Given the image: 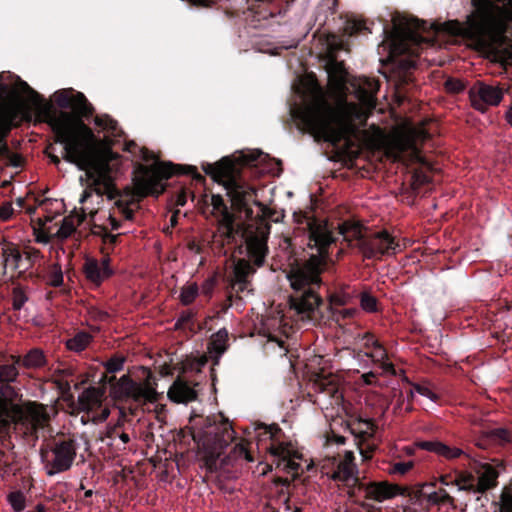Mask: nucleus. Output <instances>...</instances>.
<instances>
[{"instance_id": "17", "label": "nucleus", "mask_w": 512, "mask_h": 512, "mask_svg": "<svg viewBox=\"0 0 512 512\" xmlns=\"http://www.w3.org/2000/svg\"><path fill=\"white\" fill-rule=\"evenodd\" d=\"M258 429L262 430L259 432L260 437H267L271 440L270 445L266 448L271 456L275 458L277 467L281 466V461L289 457H297V453L291 449V444L286 442H276L278 434L282 432L281 428L277 424L265 425L262 424Z\"/></svg>"}, {"instance_id": "15", "label": "nucleus", "mask_w": 512, "mask_h": 512, "mask_svg": "<svg viewBox=\"0 0 512 512\" xmlns=\"http://www.w3.org/2000/svg\"><path fill=\"white\" fill-rule=\"evenodd\" d=\"M398 247L399 244L395 241V238L383 230L366 235L360 251L366 259H379L383 255L395 253Z\"/></svg>"}, {"instance_id": "57", "label": "nucleus", "mask_w": 512, "mask_h": 512, "mask_svg": "<svg viewBox=\"0 0 512 512\" xmlns=\"http://www.w3.org/2000/svg\"><path fill=\"white\" fill-rule=\"evenodd\" d=\"M363 340H364V346L366 348H373L379 343V341L377 339H375L373 334L368 333V332L363 335Z\"/></svg>"}, {"instance_id": "23", "label": "nucleus", "mask_w": 512, "mask_h": 512, "mask_svg": "<svg viewBox=\"0 0 512 512\" xmlns=\"http://www.w3.org/2000/svg\"><path fill=\"white\" fill-rule=\"evenodd\" d=\"M83 272L88 281L96 286L101 285L105 280L111 277V272L103 269L97 259L87 258L83 264Z\"/></svg>"}, {"instance_id": "34", "label": "nucleus", "mask_w": 512, "mask_h": 512, "mask_svg": "<svg viewBox=\"0 0 512 512\" xmlns=\"http://www.w3.org/2000/svg\"><path fill=\"white\" fill-rule=\"evenodd\" d=\"M92 340L93 336L90 333L79 331L66 341V348L70 351L80 353L89 346Z\"/></svg>"}, {"instance_id": "47", "label": "nucleus", "mask_w": 512, "mask_h": 512, "mask_svg": "<svg viewBox=\"0 0 512 512\" xmlns=\"http://www.w3.org/2000/svg\"><path fill=\"white\" fill-rule=\"evenodd\" d=\"M47 284L53 287H60L63 284V273L60 268H55L49 273Z\"/></svg>"}, {"instance_id": "46", "label": "nucleus", "mask_w": 512, "mask_h": 512, "mask_svg": "<svg viewBox=\"0 0 512 512\" xmlns=\"http://www.w3.org/2000/svg\"><path fill=\"white\" fill-rule=\"evenodd\" d=\"M445 89L452 94H459L464 91L465 84L463 81L456 78H448L445 81Z\"/></svg>"}, {"instance_id": "31", "label": "nucleus", "mask_w": 512, "mask_h": 512, "mask_svg": "<svg viewBox=\"0 0 512 512\" xmlns=\"http://www.w3.org/2000/svg\"><path fill=\"white\" fill-rule=\"evenodd\" d=\"M94 123L97 127L106 131L112 137L119 138L124 135V132L118 126V122L108 114L97 115L94 118Z\"/></svg>"}, {"instance_id": "43", "label": "nucleus", "mask_w": 512, "mask_h": 512, "mask_svg": "<svg viewBox=\"0 0 512 512\" xmlns=\"http://www.w3.org/2000/svg\"><path fill=\"white\" fill-rule=\"evenodd\" d=\"M327 71L329 75L340 79L344 78L346 75L344 62L338 61L334 56H331L327 62Z\"/></svg>"}, {"instance_id": "49", "label": "nucleus", "mask_w": 512, "mask_h": 512, "mask_svg": "<svg viewBox=\"0 0 512 512\" xmlns=\"http://www.w3.org/2000/svg\"><path fill=\"white\" fill-rule=\"evenodd\" d=\"M357 313V310L355 308H345L341 310H334L332 311L333 317L339 321L340 319H352Z\"/></svg>"}, {"instance_id": "8", "label": "nucleus", "mask_w": 512, "mask_h": 512, "mask_svg": "<svg viewBox=\"0 0 512 512\" xmlns=\"http://www.w3.org/2000/svg\"><path fill=\"white\" fill-rule=\"evenodd\" d=\"M174 175H191L196 180L204 178L197 168L191 165L174 164L172 162H156L153 165H139L133 178L134 194L139 198L163 194L166 190L164 180Z\"/></svg>"}, {"instance_id": "19", "label": "nucleus", "mask_w": 512, "mask_h": 512, "mask_svg": "<svg viewBox=\"0 0 512 512\" xmlns=\"http://www.w3.org/2000/svg\"><path fill=\"white\" fill-rule=\"evenodd\" d=\"M338 234L343 237V240L351 247H357L359 250L362 248V242L366 238V233L363 231V225L356 221H343L339 227Z\"/></svg>"}, {"instance_id": "58", "label": "nucleus", "mask_w": 512, "mask_h": 512, "mask_svg": "<svg viewBox=\"0 0 512 512\" xmlns=\"http://www.w3.org/2000/svg\"><path fill=\"white\" fill-rule=\"evenodd\" d=\"M327 443L328 444L335 443L337 445H344L346 443V438L344 436L337 435L334 432H332L331 435H329L327 437Z\"/></svg>"}, {"instance_id": "5", "label": "nucleus", "mask_w": 512, "mask_h": 512, "mask_svg": "<svg viewBox=\"0 0 512 512\" xmlns=\"http://www.w3.org/2000/svg\"><path fill=\"white\" fill-rule=\"evenodd\" d=\"M360 107L346 103L332 110L323 103H311L292 111L302 130L322 136L326 141L339 143L356 132L355 121L360 119Z\"/></svg>"}, {"instance_id": "29", "label": "nucleus", "mask_w": 512, "mask_h": 512, "mask_svg": "<svg viewBox=\"0 0 512 512\" xmlns=\"http://www.w3.org/2000/svg\"><path fill=\"white\" fill-rule=\"evenodd\" d=\"M48 360L44 351L40 348H32L24 355L25 369H42L46 367Z\"/></svg>"}, {"instance_id": "44", "label": "nucleus", "mask_w": 512, "mask_h": 512, "mask_svg": "<svg viewBox=\"0 0 512 512\" xmlns=\"http://www.w3.org/2000/svg\"><path fill=\"white\" fill-rule=\"evenodd\" d=\"M28 296L21 286H16L12 289V308L15 311H20L25 303L28 301Z\"/></svg>"}, {"instance_id": "63", "label": "nucleus", "mask_w": 512, "mask_h": 512, "mask_svg": "<svg viewBox=\"0 0 512 512\" xmlns=\"http://www.w3.org/2000/svg\"><path fill=\"white\" fill-rule=\"evenodd\" d=\"M330 304L331 305H338V306H343L346 304V299L344 296H341V295H332L330 297Z\"/></svg>"}, {"instance_id": "32", "label": "nucleus", "mask_w": 512, "mask_h": 512, "mask_svg": "<svg viewBox=\"0 0 512 512\" xmlns=\"http://www.w3.org/2000/svg\"><path fill=\"white\" fill-rule=\"evenodd\" d=\"M366 356L370 357L374 362L380 363L381 368L385 372L391 373L393 375L396 374L395 367L393 363L388 361L387 352L380 342L375 347H373L372 352H367Z\"/></svg>"}, {"instance_id": "48", "label": "nucleus", "mask_w": 512, "mask_h": 512, "mask_svg": "<svg viewBox=\"0 0 512 512\" xmlns=\"http://www.w3.org/2000/svg\"><path fill=\"white\" fill-rule=\"evenodd\" d=\"M412 386L413 390L419 393L420 395L425 396L434 402L438 401L439 396L436 393H434L431 389H429L427 386L418 383H413Z\"/></svg>"}, {"instance_id": "50", "label": "nucleus", "mask_w": 512, "mask_h": 512, "mask_svg": "<svg viewBox=\"0 0 512 512\" xmlns=\"http://www.w3.org/2000/svg\"><path fill=\"white\" fill-rule=\"evenodd\" d=\"M413 465L414 463L412 461L397 462L393 464L391 471L392 473L404 475L412 469Z\"/></svg>"}, {"instance_id": "56", "label": "nucleus", "mask_w": 512, "mask_h": 512, "mask_svg": "<svg viewBox=\"0 0 512 512\" xmlns=\"http://www.w3.org/2000/svg\"><path fill=\"white\" fill-rule=\"evenodd\" d=\"M436 493L439 495V498L441 499L443 504H453L454 498L451 497L450 494L444 488L438 489Z\"/></svg>"}, {"instance_id": "18", "label": "nucleus", "mask_w": 512, "mask_h": 512, "mask_svg": "<svg viewBox=\"0 0 512 512\" xmlns=\"http://www.w3.org/2000/svg\"><path fill=\"white\" fill-rule=\"evenodd\" d=\"M417 446L428 452L435 453L439 457L452 461L461 457L467 458L469 461L472 459L474 452L472 449H463L456 446H449L439 440L420 441Z\"/></svg>"}, {"instance_id": "42", "label": "nucleus", "mask_w": 512, "mask_h": 512, "mask_svg": "<svg viewBox=\"0 0 512 512\" xmlns=\"http://www.w3.org/2000/svg\"><path fill=\"white\" fill-rule=\"evenodd\" d=\"M360 306L368 313H375L378 311V300L369 292L364 291L360 294Z\"/></svg>"}, {"instance_id": "10", "label": "nucleus", "mask_w": 512, "mask_h": 512, "mask_svg": "<svg viewBox=\"0 0 512 512\" xmlns=\"http://www.w3.org/2000/svg\"><path fill=\"white\" fill-rule=\"evenodd\" d=\"M78 444L72 437L54 438L41 448V457L46 461L47 474L54 475L69 470L76 458Z\"/></svg>"}, {"instance_id": "40", "label": "nucleus", "mask_w": 512, "mask_h": 512, "mask_svg": "<svg viewBox=\"0 0 512 512\" xmlns=\"http://www.w3.org/2000/svg\"><path fill=\"white\" fill-rule=\"evenodd\" d=\"M199 293V288L196 283L189 284L182 287L180 293V301L183 305L188 306L194 302Z\"/></svg>"}, {"instance_id": "64", "label": "nucleus", "mask_w": 512, "mask_h": 512, "mask_svg": "<svg viewBox=\"0 0 512 512\" xmlns=\"http://www.w3.org/2000/svg\"><path fill=\"white\" fill-rule=\"evenodd\" d=\"M413 179H414V183L415 184H419V185H424V184L429 182V179H428V177L426 175L420 174L418 172H416L413 175Z\"/></svg>"}, {"instance_id": "30", "label": "nucleus", "mask_w": 512, "mask_h": 512, "mask_svg": "<svg viewBox=\"0 0 512 512\" xmlns=\"http://www.w3.org/2000/svg\"><path fill=\"white\" fill-rule=\"evenodd\" d=\"M94 123L97 127L106 131L112 137L119 138L124 135V132L118 126V122L108 114L97 115L94 118Z\"/></svg>"}, {"instance_id": "27", "label": "nucleus", "mask_w": 512, "mask_h": 512, "mask_svg": "<svg viewBox=\"0 0 512 512\" xmlns=\"http://www.w3.org/2000/svg\"><path fill=\"white\" fill-rule=\"evenodd\" d=\"M246 255H248L246 253ZM248 259L240 258L238 259L233 268V280L236 283H243L244 281H249V277L252 276L256 272L255 267H259L256 265L252 259L247 256ZM261 265L260 267H262Z\"/></svg>"}, {"instance_id": "12", "label": "nucleus", "mask_w": 512, "mask_h": 512, "mask_svg": "<svg viewBox=\"0 0 512 512\" xmlns=\"http://www.w3.org/2000/svg\"><path fill=\"white\" fill-rule=\"evenodd\" d=\"M469 465L476 474L480 495L494 489L498 485L500 474L506 469L503 458L478 454L473 455Z\"/></svg>"}, {"instance_id": "20", "label": "nucleus", "mask_w": 512, "mask_h": 512, "mask_svg": "<svg viewBox=\"0 0 512 512\" xmlns=\"http://www.w3.org/2000/svg\"><path fill=\"white\" fill-rule=\"evenodd\" d=\"M197 391L190 383L178 377L168 390V398L175 403H188L197 399Z\"/></svg>"}, {"instance_id": "61", "label": "nucleus", "mask_w": 512, "mask_h": 512, "mask_svg": "<svg viewBox=\"0 0 512 512\" xmlns=\"http://www.w3.org/2000/svg\"><path fill=\"white\" fill-rule=\"evenodd\" d=\"M439 481L442 485H445V486H455L454 476H452L451 474L442 475L439 478Z\"/></svg>"}, {"instance_id": "11", "label": "nucleus", "mask_w": 512, "mask_h": 512, "mask_svg": "<svg viewBox=\"0 0 512 512\" xmlns=\"http://www.w3.org/2000/svg\"><path fill=\"white\" fill-rule=\"evenodd\" d=\"M416 56L404 38L395 37L391 41L388 59L399 86H405L412 82L411 71L416 68Z\"/></svg>"}, {"instance_id": "2", "label": "nucleus", "mask_w": 512, "mask_h": 512, "mask_svg": "<svg viewBox=\"0 0 512 512\" xmlns=\"http://www.w3.org/2000/svg\"><path fill=\"white\" fill-rule=\"evenodd\" d=\"M293 220V232L285 238L291 260L286 272L292 290L289 304L302 320L318 322L327 308L318 293L321 275L331 262L330 249L337 238L326 220L309 212H294Z\"/></svg>"}, {"instance_id": "38", "label": "nucleus", "mask_w": 512, "mask_h": 512, "mask_svg": "<svg viewBox=\"0 0 512 512\" xmlns=\"http://www.w3.org/2000/svg\"><path fill=\"white\" fill-rule=\"evenodd\" d=\"M499 512H512V480L502 489Z\"/></svg>"}, {"instance_id": "36", "label": "nucleus", "mask_w": 512, "mask_h": 512, "mask_svg": "<svg viewBox=\"0 0 512 512\" xmlns=\"http://www.w3.org/2000/svg\"><path fill=\"white\" fill-rule=\"evenodd\" d=\"M22 266L20 268V274L25 273L26 271L30 270L35 262L40 258L41 253L38 249L27 247L22 252Z\"/></svg>"}, {"instance_id": "9", "label": "nucleus", "mask_w": 512, "mask_h": 512, "mask_svg": "<svg viewBox=\"0 0 512 512\" xmlns=\"http://www.w3.org/2000/svg\"><path fill=\"white\" fill-rule=\"evenodd\" d=\"M501 7H486L468 19V29L473 37L484 40L506 32L507 22H512V0H497Z\"/></svg>"}, {"instance_id": "37", "label": "nucleus", "mask_w": 512, "mask_h": 512, "mask_svg": "<svg viewBox=\"0 0 512 512\" xmlns=\"http://www.w3.org/2000/svg\"><path fill=\"white\" fill-rule=\"evenodd\" d=\"M9 131L10 127L5 128L3 132L0 131V157H11L12 165L18 167L21 164V157L11 154L10 149L5 141V137Z\"/></svg>"}, {"instance_id": "62", "label": "nucleus", "mask_w": 512, "mask_h": 512, "mask_svg": "<svg viewBox=\"0 0 512 512\" xmlns=\"http://www.w3.org/2000/svg\"><path fill=\"white\" fill-rule=\"evenodd\" d=\"M249 285V281H244L243 283H236V281H232L231 288L236 290L237 293L244 292Z\"/></svg>"}, {"instance_id": "35", "label": "nucleus", "mask_w": 512, "mask_h": 512, "mask_svg": "<svg viewBox=\"0 0 512 512\" xmlns=\"http://www.w3.org/2000/svg\"><path fill=\"white\" fill-rule=\"evenodd\" d=\"M368 33H371V29L368 27L367 22L364 19L351 18L345 23L344 34L349 37Z\"/></svg>"}, {"instance_id": "21", "label": "nucleus", "mask_w": 512, "mask_h": 512, "mask_svg": "<svg viewBox=\"0 0 512 512\" xmlns=\"http://www.w3.org/2000/svg\"><path fill=\"white\" fill-rule=\"evenodd\" d=\"M104 395L105 386L88 387L78 396V406L82 411L89 413L102 406Z\"/></svg>"}, {"instance_id": "28", "label": "nucleus", "mask_w": 512, "mask_h": 512, "mask_svg": "<svg viewBox=\"0 0 512 512\" xmlns=\"http://www.w3.org/2000/svg\"><path fill=\"white\" fill-rule=\"evenodd\" d=\"M312 387L315 392L324 393L332 398H338V383L332 376L317 374Z\"/></svg>"}, {"instance_id": "39", "label": "nucleus", "mask_w": 512, "mask_h": 512, "mask_svg": "<svg viewBox=\"0 0 512 512\" xmlns=\"http://www.w3.org/2000/svg\"><path fill=\"white\" fill-rule=\"evenodd\" d=\"M19 375L17 367L15 365H0V384H9L15 382Z\"/></svg>"}, {"instance_id": "51", "label": "nucleus", "mask_w": 512, "mask_h": 512, "mask_svg": "<svg viewBox=\"0 0 512 512\" xmlns=\"http://www.w3.org/2000/svg\"><path fill=\"white\" fill-rule=\"evenodd\" d=\"M294 457H289L281 461V465L283 466V469L290 473L295 472L297 473L298 470L301 468V465L293 460Z\"/></svg>"}, {"instance_id": "45", "label": "nucleus", "mask_w": 512, "mask_h": 512, "mask_svg": "<svg viewBox=\"0 0 512 512\" xmlns=\"http://www.w3.org/2000/svg\"><path fill=\"white\" fill-rule=\"evenodd\" d=\"M195 315H196V313L193 312L192 310L182 311L180 313L178 319L176 320L175 329L180 330V329H183L188 324L193 325V319H194Z\"/></svg>"}, {"instance_id": "14", "label": "nucleus", "mask_w": 512, "mask_h": 512, "mask_svg": "<svg viewBox=\"0 0 512 512\" xmlns=\"http://www.w3.org/2000/svg\"><path fill=\"white\" fill-rule=\"evenodd\" d=\"M504 93V88L483 81H476L468 91L471 106L482 113L490 106H498L503 100Z\"/></svg>"}, {"instance_id": "54", "label": "nucleus", "mask_w": 512, "mask_h": 512, "mask_svg": "<svg viewBox=\"0 0 512 512\" xmlns=\"http://www.w3.org/2000/svg\"><path fill=\"white\" fill-rule=\"evenodd\" d=\"M410 148L411 149L409 151V161L413 163H421L423 159L419 149L414 145H411Z\"/></svg>"}, {"instance_id": "6", "label": "nucleus", "mask_w": 512, "mask_h": 512, "mask_svg": "<svg viewBox=\"0 0 512 512\" xmlns=\"http://www.w3.org/2000/svg\"><path fill=\"white\" fill-rule=\"evenodd\" d=\"M332 479L342 482L347 487V494L355 502L361 500L382 502L403 493L400 486L388 481H367L365 477L361 478L352 451H345L343 458L336 465Z\"/></svg>"}, {"instance_id": "13", "label": "nucleus", "mask_w": 512, "mask_h": 512, "mask_svg": "<svg viewBox=\"0 0 512 512\" xmlns=\"http://www.w3.org/2000/svg\"><path fill=\"white\" fill-rule=\"evenodd\" d=\"M475 446L499 454L504 459L512 454V427L496 426L482 431L475 439Z\"/></svg>"}, {"instance_id": "4", "label": "nucleus", "mask_w": 512, "mask_h": 512, "mask_svg": "<svg viewBox=\"0 0 512 512\" xmlns=\"http://www.w3.org/2000/svg\"><path fill=\"white\" fill-rule=\"evenodd\" d=\"M179 434L182 441L191 438L196 443L209 472H216L230 464L231 456L221 458V455L234 439V430L221 414L212 417L194 414L189 419V425L181 429Z\"/></svg>"}, {"instance_id": "52", "label": "nucleus", "mask_w": 512, "mask_h": 512, "mask_svg": "<svg viewBox=\"0 0 512 512\" xmlns=\"http://www.w3.org/2000/svg\"><path fill=\"white\" fill-rule=\"evenodd\" d=\"M233 453L237 454L239 457H243L247 461L251 462L253 461V457L250 453V451L247 449V447L244 444H236L233 448Z\"/></svg>"}, {"instance_id": "26", "label": "nucleus", "mask_w": 512, "mask_h": 512, "mask_svg": "<svg viewBox=\"0 0 512 512\" xmlns=\"http://www.w3.org/2000/svg\"><path fill=\"white\" fill-rule=\"evenodd\" d=\"M363 424L365 425L366 429L360 431L355 439H358L357 445L360 451V454L362 455L364 460H369L372 458V454L375 450L374 445L367 444L366 447H363V444L365 441H367L369 438L373 437V434L375 432V424L372 422V420H365L363 421Z\"/></svg>"}, {"instance_id": "22", "label": "nucleus", "mask_w": 512, "mask_h": 512, "mask_svg": "<svg viewBox=\"0 0 512 512\" xmlns=\"http://www.w3.org/2000/svg\"><path fill=\"white\" fill-rule=\"evenodd\" d=\"M0 249L3 272L5 273L6 269L10 267L13 271L20 273L23 254L19 247L12 242H4L0 244Z\"/></svg>"}, {"instance_id": "1", "label": "nucleus", "mask_w": 512, "mask_h": 512, "mask_svg": "<svg viewBox=\"0 0 512 512\" xmlns=\"http://www.w3.org/2000/svg\"><path fill=\"white\" fill-rule=\"evenodd\" d=\"M19 88L33 100L41 121L47 123L53 134L54 142L63 145V159L75 164L86 172L91 181L90 190H84L80 202L84 203L92 191L102 196L115 189L113 166L111 161L117 157L110 148V141L104 145L85 124L84 120L92 117L94 107L82 92L73 88L60 89L54 93V101L61 109L57 112L27 82L19 79Z\"/></svg>"}, {"instance_id": "7", "label": "nucleus", "mask_w": 512, "mask_h": 512, "mask_svg": "<svg viewBox=\"0 0 512 512\" xmlns=\"http://www.w3.org/2000/svg\"><path fill=\"white\" fill-rule=\"evenodd\" d=\"M125 359L120 356H113L104 363L105 372L99 382L103 386L110 385V396L118 402L133 401L137 405L147 402L155 403L159 394L149 381L144 384L138 383L129 374L116 378L114 373L122 371Z\"/></svg>"}, {"instance_id": "59", "label": "nucleus", "mask_w": 512, "mask_h": 512, "mask_svg": "<svg viewBox=\"0 0 512 512\" xmlns=\"http://www.w3.org/2000/svg\"><path fill=\"white\" fill-rule=\"evenodd\" d=\"M107 232H108L107 228L103 225L95 224L92 227V234L96 235V236H100L102 238V241L104 240L105 234H107Z\"/></svg>"}, {"instance_id": "24", "label": "nucleus", "mask_w": 512, "mask_h": 512, "mask_svg": "<svg viewBox=\"0 0 512 512\" xmlns=\"http://www.w3.org/2000/svg\"><path fill=\"white\" fill-rule=\"evenodd\" d=\"M229 334L226 328H221L212 334L208 342V351L214 358V365L219 363V359L228 349Z\"/></svg>"}, {"instance_id": "25", "label": "nucleus", "mask_w": 512, "mask_h": 512, "mask_svg": "<svg viewBox=\"0 0 512 512\" xmlns=\"http://www.w3.org/2000/svg\"><path fill=\"white\" fill-rule=\"evenodd\" d=\"M454 483L458 491H464L468 494H480L476 474L467 470H456Z\"/></svg>"}, {"instance_id": "53", "label": "nucleus", "mask_w": 512, "mask_h": 512, "mask_svg": "<svg viewBox=\"0 0 512 512\" xmlns=\"http://www.w3.org/2000/svg\"><path fill=\"white\" fill-rule=\"evenodd\" d=\"M216 285V279L215 278H209L207 279L203 285H202V292L205 296L210 297L213 293L214 287Z\"/></svg>"}, {"instance_id": "16", "label": "nucleus", "mask_w": 512, "mask_h": 512, "mask_svg": "<svg viewBox=\"0 0 512 512\" xmlns=\"http://www.w3.org/2000/svg\"><path fill=\"white\" fill-rule=\"evenodd\" d=\"M50 416L43 404L30 403L25 411H20L19 422L25 428V434L37 437L38 431L49 422Z\"/></svg>"}, {"instance_id": "3", "label": "nucleus", "mask_w": 512, "mask_h": 512, "mask_svg": "<svg viewBox=\"0 0 512 512\" xmlns=\"http://www.w3.org/2000/svg\"><path fill=\"white\" fill-rule=\"evenodd\" d=\"M204 172L215 182L222 184L230 197L232 206L238 212H245L248 218H252L251 203L257 205L261 215L252 223H236V217L224 202L221 195H212L211 205L213 214L217 217L218 232L221 238L228 244L234 243L240 236L247 248V254L258 265H264L268 254V238L271 225L267 221L273 220L272 210L256 200V190L240 176H237L234 162L229 157H223L215 164L203 165ZM277 221V219H274Z\"/></svg>"}, {"instance_id": "55", "label": "nucleus", "mask_w": 512, "mask_h": 512, "mask_svg": "<svg viewBox=\"0 0 512 512\" xmlns=\"http://www.w3.org/2000/svg\"><path fill=\"white\" fill-rule=\"evenodd\" d=\"M366 85H367V92L369 93V98L373 99L379 89V83L375 80L367 79Z\"/></svg>"}, {"instance_id": "33", "label": "nucleus", "mask_w": 512, "mask_h": 512, "mask_svg": "<svg viewBox=\"0 0 512 512\" xmlns=\"http://www.w3.org/2000/svg\"><path fill=\"white\" fill-rule=\"evenodd\" d=\"M75 217L77 218V224L74 222V216L71 215L62 220V223L56 232V236L59 239L65 240L69 238L76 231L77 225H80L85 220L86 214L83 212L81 215H76Z\"/></svg>"}, {"instance_id": "60", "label": "nucleus", "mask_w": 512, "mask_h": 512, "mask_svg": "<svg viewBox=\"0 0 512 512\" xmlns=\"http://www.w3.org/2000/svg\"><path fill=\"white\" fill-rule=\"evenodd\" d=\"M234 298L241 300L240 296H238V295L234 296L231 292L227 295V298L222 306L223 311L226 312L233 305Z\"/></svg>"}, {"instance_id": "41", "label": "nucleus", "mask_w": 512, "mask_h": 512, "mask_svg": "<svg viewBox=\"0 0 512 512\" xmlns=\"http://www.w3.org/2000/svg\"><path fill=\"white\" fill-rule=\"evenodd\" d=\"M7 500L15 512H22L26 507V497L20 490L9 493Z\"/></svg>"}]
</instances>
